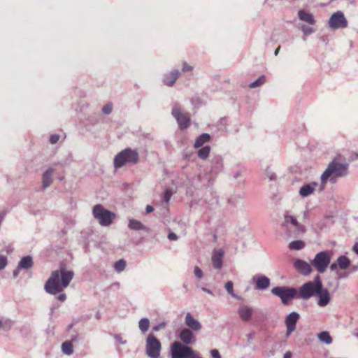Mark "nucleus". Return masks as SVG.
Here are the masks:
<instances>
[{
	"instance_id": "nucleus-1",
	"label": "nucleus",
	"mask_w": 358,
	"mask_h": 358,
	"mask_svg": "<svg viewBox=\"0 0 358 358\" xmlns=\"http://www.w3.org/2000/svg\"><path fill=\"white\" fill-rule=\"evenodd\" d=\"M73 275L74 273L72 271L67 270L65 266H62L59 270L52 272L44 286L45 292L52 295L62 292L69 286Z\"/></svg>"
},
{
	"instance_id": "nucleus-2",
	"label": "nucleus",
	"mask_w": 358,
	"mask_h": 358,
	"mask_svg": "<svg viewBox=\"0 0 358 358\" xmlns=\"http://www.w3.org/2000/svg\"><path fill=\"white\" fill-rule=\"evenodd\" d=\"M322 288V282L319 275H317L313 281H308L303 284L298 292V299L307 300L316 296L317 293Z\"/></svg>"
},
{
	"instance_id": "nucleus-3",
	"label": "nucleus",
	"mask_w": 358,
	"mask_h": 358,
	"mask_svg": "<svg viewBox=\"0 0 358 358\" xmlns=\"http://www.w3.org/2000/svg\"><path fill=\"white\" fill-rule=\"evenodd\" d=\"M170 352L171 358H202L199 352L180 341L171 344Z\"/></svg>"
},
{
	"instance_id": "nucleus-4",
	"label": "nucleus",
	"mask_w": 358,
	"mask_h": 358,
	"mask_svg": "<svg viewBox=\"0 0 358 358\" xmlns=\"http://www.w3.org/2000/svg\"><path fill=\"white\" fill-rule=\"evenodd\" d=\"M92 215L99 224L103 227L110 225L116 217L113 212L106 209L101 204H96L93 207Z\"/></svg>"
},
{
	"instance_id": "nucleus-5",
	"label": "nucleus",
	"mask_w": 358,
	"mask_h": 358,
	"mask_svg": "<svg viewBox=\"0 0 358 358\" xmlns=\"http://www.w3.org/2000/svg\"><path fill=\"white\" fill-rule=\"evenodd\" d=\"M284 219L282 227L286 231L288 238H296L303 232V227L299 224L296 217L285 213Z\"/></svg>"
},
{
	"instance_id": "nucleus-6",
	"label": "nucleus",
	"mask_w": 358,
	"mask_h": 358,
	"mask_svg": "<svg viewBox=\"0 0 358 358\" xmlns=\"http://www.w3.org/2000/svg\"><path fill=\"white\" fill-rule=\"evenodd\" d=\"M138 162V154L136 150L127 148L119 152L114 159V166L119 169L127 163L136 164Z\"/></svg>"
},
{
	"instance_id": "nucleus-7",
	"label": "nucleus",
	"mask_w": 358,
	"mask_h": 358,
	"mask_svg": "<svg viewBox=\"0 0 358 358\" xmlns=\"http://www.w3.org/2000/svg\"><path fill=\"white\" fill-rule=\"evenodd\" d=\"M272 294L278 296L284 305H287L294 299H298V291L294 287H275L271 289Z\"/></svg>"
},
{
	"instance_id": "nucleus-8",
	"label": "nucleus",
	"mask_w": 358,
	"mask_h": 358,
	"mask_svg": "<svg viewBox=\"0 0 358 358\" xmlns=\"http://www.w3.org/2000/svg\"><path fill=\"white\" fill-rule=\"evenodd\" d=\"M347 167L345 165L333 161L327 166V169L321 176L322 183L327 182V179L331 176L342 177L346 174Z\"/></svg>"
},
{
	"instance_id": "nucleus-9",
	"label": "nucleus",
	"mask_w": 358,
	"mask_h": 358,
	"mask_svg": "<svg viewBox=\"0 0 358 358\" xmlns=\"http://www.w3.org/2000/svg\"><path fill=\"white\" fill-rule=\"evenodd\" d=\"M162 344L153 334H149L145 341V353L150 358H158L160 356Z\"/></svg>"
},
{
	"instance_id": "nucleus-10",
	"label": "nucleus",
	"mask_w": 358,
	"mask_h": 358,
	"mask_svg": "<svg viewBox=\"0 0 358 358\" xmlns=\"http://www.w3.org/2000/svg\"><path fill=\"white\" fill-rule=\"evenodd\" d=\"M331 262L330 252L328 251H322L318 252L315 258L311 261L310 264L320 273L326 271Z\"/></svg>"
},
{
	"instance_id": "nucleus-11",
	"label": "nucleus",
	"mask_w": 358,
	"mask_h": 358,
	"mask_svg": "<svg viewBox=\"0 0 358 358\" xmlns=\"http://www.w3.org/2000/svg\"><path fill=\"white\" fill-rule=\"evenodd\" d=\"M171 113L176 119L181 129H185L189 126L190 117L188 113L181 112V108L178 103H175L173 105Z\"/></svg>"
},
{
	"instance_id": "nucleus-12",
	"label": "nucleus",
	"mask_w": 358,
	"mask_h": 358,
	"mask_svg": "<svg viewBox=\"0 0 358 358\" xmlns=\"http://www.w3.org/2000/svg\"><path fill=\"white\" fill-rule=\"evenodd\" d=\"M329 26L332 29H343L348 27V21L342 11L331 15L329 20Z\"/></svg>"
},
{
	"instance_id": "nucleus-13",
	"label": "nucleus",
	"mask_w": 358,
	"mask_h": 358,
	"mask_svg": "<svg viewBox=\"0 0 358 358\" xmlns=\"http://www.w3.org/2000/svg\"><path fill=\"white\" fill-rule=\"evenodd\" d=\"M299 318V314L294 311L292 312L286 317L285 322L287 327V336H289L296 329V324Z\"/></svg>"
},
{
	"instance_id": "nucleus-14",
	"label": "nucleus",
	"mask_w": 358,
	"mask_h": 358,
	"mask_svg": "<svg viewBox=\"0 0 358 358\" xmlns=\"http://www.w3.org/2000/svg\"><path fill=\"white\" fill-rule=\"evenodd\" d=\"M178 338L180 340V343L186 345L194 344L196 341V338L192 331L187 328H183L180 331Z\"/></svg>"
},
{
	"instance_id": "nucleus-15",
	"label": "nucleus",
	"mask_w": 358,
	"mask_h": 358,
	"mask_svg": "<svg viewBox=\"0 0 358 358\" xmlns=\"http://www.w3.org/2000/svg\"><path fill=\"white\" fill-rule=\"evenodd\" d=\"M185 323L187 327V329H189L192 331H199L201 329V324L195 319L190 313H187L185 317Z\"/></svg>"
},
{
	"instance_id": "nucleus-16",
	"label": "nucleus",
	"mask_w": 358,
	"mask_h": 358,
	"mask_svg": "<svg viewBox=\"0 0 358 358\" xmlns=\"http://www.w3.org/2000/svg\"><path fill=\"white\" fill-rule=\"evenodd\" d=\"M252 280L255 282V288L258 290L266 289L271 284L270 279L266 275H255Z\"/></svg>"
},
{
	"instance_id": "nucleus-17",
	"label": "nucleus",
	"mask_w": 358,
	"mask_h": 358,
	"mask_svg": "<svg viewBox=\"0 0 358 358\" xmlns=\"http://www.w3.org/2000/svg\"><path fill=\"white\" fill-rule=\"evenodd\" d=\"M294 267L299 273L304 275H308L313 271L311 265L301 259H297L294 262Z\"/></svg>"
},
{
	"instance_id": "nucleus-18",
	"label": "nucleus",
	"mask_w": 358,
	"mask_h": 358,
	"mask_svg": "<svg viewBox=\"0 0 358 358\" xmlns=\"http://www.w3.org/2000/svg\"><path fill=\"white\" fill-rule=\"evenodd\" d=\"M224 250L222 249L215 250L213 252L212 263L213 266L216 269H220L223 265L222 257L224 256Z\"/></svg>"
},
{
	"instance_id": "nucleus-19",
	"label": "nucleus",
	"mask_w": 358,
	"mask_h": 358,
	"mask_svg": "<svg viewBox=\"0 0 358 358\" xmlns=\"http://www.w3.org/2000/svg\"><path fill=\"white\" fill-rule=\"evenodd\" d=\"M223 169V161L221 156H215L211 160L210 172L213 175H217Z\"/></svg>"
},
{
	"instance_id": "nucleus-20",
	"label": "nucleus",
	"mask_w": 358,
	"mask_h": 358,
	"mask_svg": "<svg viewBox=\"0 0 358 358\" xmlns=\"http://www.w3.org/2000/svg\"><path fill=\"white\" fill-rule=\"evenodd\" d=\"M254 310L248 306H241L238 310V315L242 321L248 322L251 320Z\"/></svg>"
},
{
	"instance_id": "nucleus-21",
	"label": "nucleus",
	"mask_w": 358,
	"mask_h": 358,
	"mask_svg": "<svg viewBox=\"0 0 358 358\" xmlns=\"http://www.w3.org/2000/svg\"><path fill=\"white\" fill-rule=\"evenodd\" d=\"M55 169L52 167L48 168L42 175V187L44 189L49 187L52 183V176Z\"/></svg>"
},
{
	"instance_id": "nucleus-22",
	"label": "nucleus",
	"mask_w": 358,
	"mask_h": 358,
	"mask_svg": "<svg viewBox=\"0 0 358 358\" xmlns=\"http://www.w3.org/2000/svg\"><path fill=\"white\" fill-rule=\"evenodd\" d=\"M316 296L319 297L317 304L320 307L326 306L330 301V295L327 289H320Z\"/></svg>"
},
{
	"instance_id": "nucleus-23",
	"label": "nucleus",
	"mask_w": 358,
	"mask_h": 358,
	"mask_svg": "<svg viewBox=\"0 0 358 358\" xmlns=\"http://www.w3.org/2000/svg\"><path fill=\"white\" fill-rule=\"evenodd\" d=\"M180 72L178 70H173L164 74L163 83L167 86H172L178 78Z\"/></svg>"
},
{
	"instance_id": "nucleus-24",
	"label": "nucleus",
	"mask_w": 358,
	"mask_h": 358,
	"mask_svg": "<svg viewBox=\"0 0 358 358\" xmlns=\"http://www.w3.org/2000/svg\"><path fill=\"white\" fill-rule=\"evenodd\" d=\"M317 186V183L315 182L306 184L300 188L299 194L303 197L308 196L315 191Z\"/></svg>"
},
{
	"instance_id": "nucleus-25",
	"label": "nucleus",
	"mask_w": 358,
	"mask_h": 358,
	"mask_svg": "<svg viewBox=\"0 0 358 358\" xmlns=\"http://www.w3.org/2000/svg\"><path fill=\"white\" fill-rule=\"evenodd\" d=\"M128 227L131 230L140 231L144 230L147 232H149L150 229L145 227L142 222L135 219H129Z\"/></svg>"
},
{
	"instance_id": "nucleus-26",
	"label": "nucleus",
	"mask_w": 358,
	"mask_h": 358,
	"mask_svg": "<svg viewBox=\"0 0 358 358\" xmlns=\"http://www.w3.org/2000/svg\"><path fill=\"white\" fill-rule=\"evenodd\" d=\"M298 17L301 21L306 22L310 24H314L315 23L313 15L304 10H300L298 12Z\"/></svg>"
},
{
	"instance_id": "nucleus-27",
	"label": "nucleus",
	"mask_w": 358,
	"mask_h": 358,
	"mask_svg": "<svg viewBox=\"0 0 358 358\" xmlns=\"http://www.w3.org/2000/svg\"><path fill=\"white\" fill-rule=\"evenodd\" d=\"M210 140V136L208 134L203 133L201 135H200L195 141L194 143V148H199L204 147L203 145L208 142H209Z\"/></svg>"
},
{
	"instance_id": "nucleus-28",
	"label": "nucleus",
	"mask_w": 358,
	"mask_h": 358,
	"mask_svg": "<svg viewBox=\"0 0 358 358\" xmlns=\"http://www.w3.org/2000/svg\"><path fill=\"white\" fill-rule=\"evenodd\" d=\"M33 266V260L31 256H26L21 259L18 264V268L29 269Z\"/></svg>"
},
{
	"instance_id": "nucleus-29",
	"label": "nucleus",
	"mask_w": 358,
	"mask_h": 358,
	"mask_svg": "<svg viewBox=\"0 0 358 358\" xmlns=\"http://www.w3.org/2000/svg\"><path fill=\"white\" fill-rule=\"evenodd\" d=\"M13 321L10 319L4 317L0 318V329L8 331L13 327Z\"/></svg>"
},
{
	"instance_id": "nucleus-30",
	"label": "nucleus",
	"mask_w": 358,
	"mask_h": 358,
	"mask_svg": "<svg viewBox=\"0 0 358 358\" xmlns=\"http://www.w3.org/2000/svg\"><path fill=\"white\" fill-rule=\"evenodd\" d=\"M150 324V322L148 318H146V317L142 318L138 322L139 329L141 330V331L142 333L144 334L146 331H148V330L149 329Z\"/></svg>"
},
{
	"instance_id": "nucleus-31",
	"label": "nucleus",
	"mask_w": 358,
	"mask_h": 358,
	"mask_svg": "<svg viewBox=\"0 0 358 358\" xmlns=\"http://www.w3.org/2000/svg\"><path fill=\"white\" fill-rule=\"evenodd\" d=\"M317 338L320 339V341L326 343V344H331L332 343V338L327 331H322L317 334Z\"/></svg>"
},
{
	"instance_id": "nucleus-32",
	"label": "nucleus",
	"mask_w": 358,
	"mask_h": 358,
	"mask_svg": "<svg viewBox=\"0 0 358 358\" xmlns=\"http://www.w3.org/2000/svg\"><path fill=\"white\" fill-rule=\"evenodd\" d=\"M62 350L66 355H71L73 353L71 341H65L62 345Z\"/></svg>"
},
{
	"instance_id": "nucleus-33",
	"label": "nucleus",
	"mask_w": 358,
	"mask_h": 358,
	"mask_svg": "<svg viewBox=\"0 0 358 358\" xmlns=\"http://www.w3.org/2000/svg\"><path fill=\"white\" fill-rule=\"evenodd\" d=\"M199 148L197 152L198 157L201 159H207L210 152V147L206 145Z\"/></svg>"
},
{
	"instance_id": "nucleus-34",
	"label": "nucleus",
	"mask_w": 358,
	"mask_h": 358,
	"mask_svg": "<svg viewBox=\"0 0 358 358\" xmlns=\"http://www.w3.org/2000/svg\"><path fill=\"white\" fill-rule=\"evenodd\" d=\"M305 247V243L302 241H294L289 243V248L292 250H300Z\"/></svg>"
},
{
	"instance_id": "nucleus-35",
	"label": "nucleus",
	"mask_w": 358,
	"mask_h": 358,
	"mask_svg": "<svg viewBox=\"0 0 358 358\" xmlns=\"http://www.w3.org/2000/svg\"><path fill=\"white\" fill-rule=\"evenodd\" d=\"M337 263L340 268L345 269L349 266L350 262L345 256H341L338 258Z\"/></svg>"
},
{
	"instance_id": "nucleus-36",
	"label": "nucleus",
	"mask_w": 358,
	"mask_h": 358,
	"mask_svg": "<svg viewBox=\"0 0 358 358\" xmlns=\"http://www.w3.org/2000/svg\"><path fill=\"white\" fill-rule=\"evenodd\" d=\"M266 83V77L264 76H261L258 79H257L255 81L251 83L249 85V87L250 88H256L258 87L262 86Z\"/></svg>"
},
{
	"instance_id": "nucleus-37",
	"label": "nucleus",
	"mask_w": 358,
	"mask_h": 358,
	"mask_svg": "<svg viewBox=\"0 0 358 358\" xmlns=\"http://www.w3.org/2000/svg\"><path fill=\"white\" fill-rule=\"evenodd\" d=\"M233 282L231 281H228L226 282L225 284V289H227V291L228 292V293L233 297V298H235L236 299H241V297H239L238 296H237L234 292V289H233Z\"/></svg>"
},
{
	"instance_id": "nucleus-38",
	"label": "nucleus",
	"mask_w": 358,
	"mask_h": 358,
	"mask_svg": "<svg viewBox=\"0 0 358 358\" xmlns=\"http://www.w3.org/2000/svg\"><path fill=\"white\" fill-rule=\"evenodd\" d=\"M126 267V262L124 259H120L116 262L114 268L117 273H120L124 270Z\"/></svg>"
},
{
	"instance_id": "nucleus-39",
	"label": "nucleus",
	"mask_w": 358,
	"mask_h": 358,
	"mask_svg": "<svg viewBox=\"0 0 358 358\" xmlns=\"http://www.w3.org/2000/svg\"><path fill=\"white\" fill-rule=\"evenodd\" d=\"M173 195V192L171 189L168 188L165 190L163 196V201L166 203L169 202L171 196Z\"/></svg>"
},
{
	"instance_id": "nucleus-40",
	"label": "nucleus",
	"mask_w": 358,
	"mask_h": 358,
	"mask_svg": "<svg viewBox=\"0 0 358 358\" xmlns=\"http://www.w3.org/2000/svg\"><path fill=\"white\" fill-rule=\"evenodd\" d=\"M194 274L199 280L201 279L203 276V271L197 266L194 268Z\"/></svg>"
},
{
	"instance_id": "nucleus-41",
	"label": "nucleus",
	"mask_w": 358,
	"mask_h": 358,
	"mask_svg": "<svg viewBox=\"0 0 358 358\" xmlns=\"http://www.w3.org/2000/svg\"><path fill=\"white\" fill-rule=\"evenodd\" d=\"M113 110V106L111 103H107L106 104L103 108H102V112L106 114V115H109L111 113Z\"/></svg>"
},
{
	"instance_id": "nucleus-42",
	"label": "nucleus",
	"mask_w": 358,
	"mask_h": 358,
	"mask_svg": "<svg viewBox=\"0 0 358 358\" xmlns=\"http://www.w3.org/2000/svg\"><path fill=\"white\" fill-rule=\"evenodd\" d=\"M7 258L3 255H0V270L3 269L7 265Z\"/></svg>"
},
{
	"instance_id": "nucleus-43",
	"label": "nucleus",
	"mask_w": 358,
	"mask_h": 358,
	"mask_svg": "<svg viewBox=\"0 0 358 358\" xmlns=\"http://www.w3.org/2000/svg\"><path fill=\"white\" fill-rule=\"evenodd\" d=\"M166 326V323L165 322H162L159 323L158 324L153 327V331H159V330L164 329Z\"/></svg>"
},
{
	"instance_id": "nucleus-44",
	"label": "nucleus",
	"mask_w": 358,
	"mask_h": 358,
	"mask_svg": "<svg viewBox=\"0 0 358 358\" xmlns=\"http://www.w3.org/2000/svg\"><path fill=\"white\" fill-rule=\"evenodd\" d=\"M302 31L304 33V34H306V35L310 34L313 32V29L311 27L306 26V25H303L302 27Z\"/></svg>"
},
{
	"instance_id": "nucleus-45",
	"label": "nucleus",
	"mask_w": 358,
	"mask_h": 358,
	"mask_svg": "<svg viewBox=\"0 0 358 358\" xmlns=\"http://www.w3.org/2000/svg\"><path fill=\"white\" fill-rule=\"evenodd\" d=\"M59 136L58 134H52L50 137V142L52 144H55L58 142Z\"/></svg>"
},
{
	"instance_id": "nucleus-46",
	"label": "nucleus",
	"mask_w": 358,
	"mask_h": 358,
	"mask_svg": "<svg viewBox=\"0 0 358 358\" xmlns=\"http://www.w3.org/2000/svg\"><path fill=\"white\" fill-rule=\"evenodd\" d=\"M266 175L270 180H273L275 179V174L268 169H267L266 171Z\"/></svg>"
},
{
	"instance_id": "nucleus-47",
	"label": "nucleus",
	"mask_w": 358,
	"mask_h": 358,
	"mask_svg": "<svg viewBox=\"0 0 358 358\" xmlns=\"http://www.w3.org/2000/svg\"><path fill=\"white\" fill-rule=\"evenodd\" d=\"M182 70L183 72L192 71L193 70V67L189 65L187 62H183Z\"/></svg>"
},
{
	"instance_id": "nucleus-48",
	"label": "nucleus",
	"mask_w": 358,
	"mask_h": 358,
	"mask_svg": "<svg viewBox=\"0 0 358 358\" xmlns=\"http://www.w3.org/2000/svg\"><path fill=\"white\" fill-rule=\"evenodd\" d=\"M210 353L213 358H221V355L217 350H211Z\"/></svg>"
},
{
	"instance_id": "nucleus-49",
	"label": "nucleus",
	"mask_w": 358,
	"mask_h": 358,
	"mask_svg": "<svg viewBox=\"0 0 358 358\" xmlns=\"http://www.w3.org/2000/svg\"><path fill=\"white\" fill-rule=\"evenodd\" d=\"M168 238L170 241H177L178 237L175 233L171 232L168 235Z\"/></svg>"
},
{
	"instance_id": "nucleus-50",
	"label": "nucleus",
	"mask_w": 358,
	"mask_h": 358,
	"mask_svg": "<svg viewBox=\"0 0 358 358\" xmlns=\"http://www.w3.org/2000/svg\"><path fill=\"white\" fill-rule=\"evenodd\" d=\"M66 299V295L65 294H60L58 296H57V299L60 301H64Z\"/></svg>"
},
{
	"instance_id": "nucleus-51",
	"label": "nucleus",
	"mask_w": 358,
	"mask_h": 358,
	"mask_svg": "<svg viewBox=\"0 0 358 358\" xmlns=\"http://www.w3.org/2000/svg\"><path fill=\"white\" fill-rule=\"evenodd\" d=\"M115 339L117 341H118L122 345H124L126 343V341H123L120 336L117 335L115 336Z\"/></svg>"
},
{
	"instance_id": "nucleus-52",
	"label": "nucleus",
	"mask_w": 358,
	"mask_h": 358,
	"mask_svg": "<svg viewBox=\"0 0 358 358\" xmlns=\"http://www.w3.org/2000/svg\"><path fill=\"white\" fill-rule=\"evenodd\" d=\"M154 210V208L150 205H148L145 208V212L146 213H152Z\"/></svg>"
},
{
	"instance_id": "nucleus-53",
	"label": "nucleus",
	"mask_w": 358,
	"mask_h": 358,
	"mask_svg": "<svg viewBox=\"0 0 358 358\" xmlns=\"http://www.w3.org/2000/svg\"><path fill=\"white\" fill-rule=\"evenodd\" d=\"M201 290L208 294H210V295H213V293L211 290H210L209 289H207L206 287H202L201 288Z\"/></svg>"
},
{
	"instance_id": "nucleus-54",
	"label": "nucleus",
	"mask_w": 358,
	"mask_h": 358,
	"mask_svg": "<svg viewBox=\"0 0 358 358\" xmlns=\"http://www.w3.org/2000/svg\"><path fill=\"white\" fill-rule=\"evenodd\" d=\"M338 265V263H333L331 266H330V269L331 271H335L336 269H337Z\"/></svg>"
},
{
	"instance_id": "nucleus-55",
	"label": "nucleus",
	"mask_w": 358,
	"mask_h": 358,
	"mask_svg": "<svg viewBox=\"0 0 358 358\" xmlns=\"http://www.w3.org/2000/svg\"><path fill=\"white\" fill-rule=\"evenodd\" d=\"M353 251L358 255V243H355L352 248Z\"/></svg>"
},
{
	"instance_id": "nucleus-56",
	"label": "nucleus",
	"mask_w": 358,
	"mask_h": 358,
	"mask_svg": "<svg viewBox=\"0 0 358 358\" xmlns=\"http://www.w3.org/2000/svg\"><path fill=\"white\" fill-rule=\"evenodd\" d=\"M20 268H18V266H17V268H16V269H15V270L13 271V276H14L15 278H16V277L18 275V274H19V270H20Z\"/></svg>"
},
{
	"instance_id": "nucleus-57",
	"label": "nucleus",
	"mask_w": 358,
	"mask_h": 358,
	"mask_svg": "<svg viewBox=\"0 0 358 358\" xmlns=\"http://www.w3.org/2000/svg\"><path fill=\"white\" fill-rule=\"evenodd\" d=\"M291 357H292V354L289 352H286L283 356V358H291Z\"/></svg>"
},
{
	"instance_id": "nucleus-58",
	"label": "nucleus",
	"mask_w": 358,
	"mask_h": 358,
	"mask_svg": "<svg viewBox=\"0 0 358 358\" xmlns=\"http://www.w3.org/2000/svg\"><path fill=\"white\" fill-rule=\"evenodd\" d=\"M78 336H74L71 338V343L73 342V341H76L77 339H78Z\"/></svg>"
},
{
	"instance_id": "nucleus-59",
	"label": "nucleus",
	"mask_w": 358,
	"mask_h": 358,
	"mask_svg": "<svg viewBox=\"0 0 358 358\" xmlns=\"http://www.w3.org/2000/svg\"><path fill=\"white\" fill-rule=\"evenodd\" d=\"M279 49H280V48H278V49H276V50H275V55H278V52H279Z\"/></svg>"
},
{
	"instance_id": "nucleus-60",
	"label": "nucleus",
	"mask_w": 358,
	"mask_h": 358,
	"mask_svg": "<svg viewBox=\"0 0 358 358\" xmlns=\"http://www.w3.org/2000/svg\"><path fill=\"white\" fill-rule=\"evenodd\" d=\"M248 336H249V338H252V335L251 334L248 335Z\"/></svg>"
}]
</instances>
